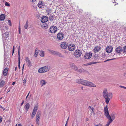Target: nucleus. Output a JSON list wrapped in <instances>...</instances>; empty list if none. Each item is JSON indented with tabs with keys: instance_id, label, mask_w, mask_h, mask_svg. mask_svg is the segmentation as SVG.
Wrapping results in <instances>:
<instances>
[{
	"instance_id": "6ab92c4d",
	"label": "nucleus",
	"mask_w": 126,
	"mask_h": 126,
	"mask_svg": "<svg viewBox=\"0 0 126 126\" xmlns=\"http://www.w3.org/2000/svg\"><path fill=\"white\" fill-rule=\"evenodd\" d=\"M30 105L29 103H27L24 106V108L27 111L30 108Z\"/></svg>"
},
{
	"instance_id": "338daca9",
	"label": "nucleus",
	"mask_w": 126,
	"mask_h": 126,
	"mask_svg": "<svg viewBox=\"0 0 126 126\" xmlns=\"http://www.w3.org/2000/svg\"><path fill=\"white\" fill-rule=\"evenodd\" d=\"M2 109H3V110H5V108H4V109H3V108H2Z\"/></svg>"
},
{
	"instance_id": "0e129e2a",
	"label": "nucleus",
	"mask_w": 126,
	"mask_h": 126,
	"mask_svg": "<svg viewBox=\"0 0 126 126\" xmlns=\"http://www.w3.org/2000/svg\"><path fill=\"white\" fill-rule=\"evenodd\" d=\"M17 67H16L15 68V70L16 71V68H17Z\"/></svg>"
},
{
	"instance_id": "bf43d9fd",
	"label": "nucleus",
	"mask_w": 126,
	"mask_h": 126,
	"mask_svg": "<svg viewBox=\"0 0 126 126\" xmlns=\"http://www.w3.org/2000/svg\"><path fill=\"white\" fill-rule=\"evenodd\" d=\"M15 82H13L12 83V85H14V84H15Z\"/></svg>"
},
{
	"instance_id": "6e6d98bb",
	"label": "nucleus",
	"mask_w": 126,
	"mask_h": 126,
	"mask_svg": "<svg viewBox=\"0 0 126 126\" xmlns=\"http://www.w3.org/2000/svg\"><path fill=\"white\" fill-rule=\"evenodd\" d=\"M14 46H13V53L14 52Z\"/></svg>"
},
{
	"instance_id": "37998d69",
	"label": "nucleus",
	"mask_w": 126,
	"mask_h": 126,
	"mask_svg": "<svg viewBox=\"0 0 126 126\" xmlns=\"http://www.w3.org/2000/svg\"><path fill=\"white\" fill-rule=\"evenodd\" d=\"M48 27L47 25L45 24L44 25V26H43V27L45 29L47 28Z\"/></svg>"
},
{
	"instance_id": "69168bd1",
	"label": "nucleus",
	"mask_w": 126,
	"mask_h": 126,
	"mask_svg": "<svg viewBox=\"0 0 126 126\" xmlns=\"http://www.w3.org/2000/svg\"><path fill=\"white\" fill-rule=\"evenodd\" d=\"M67 123H66L65 124V126H67Z\"/></svg>"
},
{
	"instance_id": "9b49d317",
	"label": "nucleus",
	"mask_w": 126,
	"mask_h": 126,
	"mask_svg": "<svg viewBox=\"0 0 126 126\" xmlns=\"http://www.w3.org/2000/svg\"><path fill=\"white\" fill-rule=\"evenodd\" d=\"M113 47L111 46H109L106 49V51L108 53H110L112 51Z\"/></svg>"
},
{
	"instance_id": "0eeeda50",
	"label": "nucleus",
	"mask_w": 126,
	"mask_h": 126,
	"mask_svg": "<svg viewBox=\"0 0 126 126\" xmlns=\"http://www.w3.org/2000/svg\"><path fill=\"white\" fill-rule=\"evenodd\" d=\"M64 35L62 32H59L57 35V39L59 40H63L64 38Z\"/></svg>"
},
{
	"instance_id": "1a4fd4ad",
	"label": "nucleus",
	"mask_w": 126,
	"mask_h": 126,
	"mask_svg": "<svg viewBox=\"0 0 126 126\" xmlns=\"http://www.w3.org/2000/svg\"><path fill=\"white\" fill-rule=\"evenodd\" d=\"M81 54V51L79 49L76 50L74 52V55L76 57H80Z\"/></svg>"
},
{
	"instance_id": "052dcab7",
	"label": "nucleus",
	"mask_w": 126,
	"mask_h": 126,
	"mask_svg": "<svg viewBox=\"0 0 126 126\" xmlns=\"http://www.w3.org/2000/svg\"><path fill=\"white\" fill-rule=\"evenodd\" d=\"M18 126H21V124H19L18 125Z\"/></svg>"
},
{
	"instance_id": "5701e85b",
	"label": "nucleus",
	"mask_w": 126,
	"mask_h": 126,
	"mask_svg": "<svg viewBox=\"0 0 126 126\" xmlns=\"http://www.w3.org/2000/svg\"><path fill=\"white\" fill-rule=\"evenodd\" d=\"M8 68H6L3 71V74L4 76H6L7 75V73L8 70Z\"/></svg>"
},
{
	"instance_id": "dca6fc26",
	"label": "nucleus",
	"mask_w": 126,
	"mask_h": 126,
	"mask_svg": "<svg viewBox=\"0 0 126 126\" xmlns=\"http://www.w3.org/2000/svg\"><path fill=\"white\" fill-rule=\"evenodd\" d=\"M122 48L121 47H118L116 48V52L117 53H119L122 51Z\"/></svg>"
},
{
	"instance_id": "c756f323",
	"label": "nucleus",
	"mask_w": 126,
	"mask_h": 126,
	"mask_svg": "<svg viewBox=\"0 0 126 126\" xmlns=\"http://www.w3.org/2000/svg\"><path fill=\"white\" fill-rule=\"evenodd\" d=\"M81 79H77L76 80V82L79 84H81Z\"/></svg>"
},
{
	"instance_id": "bb28decb",
	"label": "nucleus",
	"mask_w": 126,
	"mask_h": 126,
	"mask_svg": "<svg viewBox=\"0 0 126 126\" xmlns=\"http://www.w3.org/2000/svg\"><path fill=\"white\" fill-rule=\"evenodd\" d=\"M39 55L43 57L44 56V52L43 51H40Z\"/></svg>"
},
{
	"instance_id": "e2e57ef3",
	"label": "nucleus",
	"mask_w": 126,
	"mask_h": 126,
	"mask_svg": "<svg viewBox=\"0 0 126 126\" xmlns=\"http://www.w3.org/2000/svg\"><path fill=\"white\" fill-rule=\"evenodd\" d=\"M24 64L23 65V67H22V70H23V68H24Z\"/></svg>"
},
{
	"instance_id": "cd10ccee",
	"label": "nucleus",
	"mask_w": 126,
	"mask_h": 126,
	"mask_svg": "<svg viewBox=\"0 0 126 126\" xmlns=\"http://www.w3.org/2000/svg\"><path fill=\"white\" fill-rule=\"evenodd\" d=\"M38 50L37 48L36 49L35 51L34 56L35 57H37L38 54Z\"/></svg>"
},
{
	"instance_id": "8fccbe9b",
	"label": "nucleus",
	"mask_w": 126,
	"mask_h": 126,
	"mask_svg": "<svg viewBox=\"0 0 126 126\" xmlns=\"http://www.w3.org/2000/svg\"><path fill=\"white\" fill-rule=\"evenodd\" d=\"M2 118L1 116H0V123L2 122Z\"/></svg>"
},
{
	"instance_id": "de8ad7c7",
	"label": "nucleus",
	"mask_w": 126,
	"mask_h": 126,
	"mask_svg": "<svg viewBox=\"0 0 126 126\" xmlns=\"http://www.w3.org/2000/svg\"><path fill=\"white\" fill-rule=\"evenodd\" d=\"M115 59V58H113V59H108L107 60L105 61L104 62H107V61H110V60H114V59Z\"/></svg>"
},
{
	"instance_id": "2eb2a0df",
	"label": "nucleus",
	"mask_w": 126,
	"mask_h": 126,
	"mask_svg": "<svg viewBox=\"0 0 126 126\" xmlns=\"http://www.w3.org/2000/svg\"><path fill=\"white\" fill-rule=\"evenodd\" d=\"M45 5L44 2L42 1H40L38 4V7L40 8H42Z\"/></svg>"
},
{
	"instance_id": "f03ea898",
	"label": "nucleus",
	"mask_w": 126,
	"mask_h": 126,
	"mask_svg": "<svg viewBox=\"0 0 126 126\" xmlns=\"http://www.w3.org/2000/svg\"><path fill=\"white\" fill-rule=\"evenodd\" d=\"M50 69V66L47 65L40 68L38 70V72L40 73H44L48 71Z\"/></svg>"
},
{
	"instance_id": "c03bdc74",
	"label": "nucleus",
	"mask_w": 126,
	"mask_h": 126,
	"mask_svg": "<svg viewBox=\"0 0 126 126\" xmlns=\"http://www.w3.org/2000/svg\"><path fill=\"white\" fill-rule=\"evenodd\" d=\"M18 31H19V34H20L21 33V28L20 27V24H19V26Z\"/></svg>"
},
{
	"instance_id": "603ef678",
	"label": "nucleus",
	"mask_w": 126,
	"mask_h": 126,
	"mask_svg": "<svg viewBox=\"0 0 126 126\" xmlns=\"http://www.w3.org/2000/svg\"><path fill=\"white\" fill-rule=\"evenodd\" d=\"M30 92H29V93H28V95H27V96H26V100L27 98H28V96L29 95V94H30Z\"/></svg>"
},
{
	"instance_id": "412c9836",
	"label": "nucleus",
	"mask_w": 126,
	"mask_h": 126,
	"mask_svg": "<svg viewBox=\"0 0 126 126\" xmlns=\"http://www.w3.org/2000/svg\"><path fill=\"white\" fill-rule=\"evenodd\" d=\"M109 120L107 122V124L105 126H109L110 124L112 122L113 120L111 118V119H108Z\"/></svg>"
},
{
	"instance_id": "39448f33",
	"label": "nucleus",
	"mask_w": 126,
	"mask_h": 126,
	"mask_svg": "<svg viewBox=\"0 0 126 126\" xmlns=\"http://www.w3.org/2000/svg\"><path fill=\"white\" fill-rule=\"evenodd\" d=\"M41 116V113L38 111L36 115V124L37 126L39 125V120Z\"/></svg>"
},
{
	"instance_id": "a19ab883",
	"label": "nucleus",
	"mask_w": 126,
	"mask_h": 126,
	"mask_svg": "<svg viewBox=\"0 0 126 126\" xmlns=\"http://www.w3.org/2000/svg\"><path fill=\"white\" fill-rule=\"evenodd\" d=\"M5 5L6 6H10V5L6 1L5 2Z\"/></svg>"
},
{
	"instance_id": "c9c22d12",
	"label": "nucleus",
	"mask_w": 126,
	"mask_h": 126,
	"mask_svg": "<svg viewBox=\"0 0 126 126\" xmlns=\"http://www.w3.org/2000/svg\"><path fill=\"white\" fill-rule=\"evenodd\" d=\"M98 63V62H91L88 63V65H91Z\"/></svg>"
},
{
	"instance_id": "2f4dec72",
	"label": "nucleus",
	"mask_w": 126,
	"mask_h": 126,
	"mask_svg": "<svg viewBox=\"0 0 126 126\" xmlns=\"http://www.w3.org/2000/svg\"><path fill=\"white\" fill-rule=\"evenodd\" d=\"M5 81L3 80L1 81L0 82V85L1 86H3L4 84Z\"/></svg>"
},
{
	"instance_id": "393cba45",
	"label": "nucleus",
	"mask_w": 126,
	"mask_h": 126,
	"mask_svg": "<svg viewBox=\"0 0 126 126\" xmlns=\"http://www.w3.org/2000/svg\"><path fill=\"white\" fill-rule=\"evenodd\" d=\"M38 105H36L34 107L32 112H34L36 113L38 109Z\"/></svg>"
},
{
	"instance_id": "f3484780",
	"label": "nucleus",
	"mask_w": 126,
	"mask_h": 126,
	"mask_svg": "<svg viewBox=\"0 0 126 126\" xmlns=\"http://www.w3.org/2000/svg\"><path fill=\"white\" fill-rule=\"evenodd\" d=\"M9 34L8 32H5L2 34V37L3 39H4V38H7L9 37Z\"/></svg>"
},
{
	"instance_id": "680f3d73",
	"label": "nucleus",
	"mask_w": 126,
	"mask_h": 126,
	"mask_svg": "<svg viewBox=\"0 0 126 126\" xmlns=\"http://www.w3.org/2000/svg\"><path fill=\"white\" fill-rule=\"evenodd\" d=\"M0 108H3L4 109V108L2 107L0 105Z\"/></svg>"
},
{
	"instance_id": "09e8293b",
	"label": "nucleus",
	"mask_w": 126,
	"mask_h": 126,
	"mask_svg": "<svg viewBox=\"0 0 126 126\" xmlns=\"http://www.w3.org/2000/svg\"><path fill=\"white\" fill-rule=\"evenodd\" d=\"M120 87H121V88H123L125 89H126V87H124V86H120Z\"/></svg>"
},
{
	"instance_id": "c85d7f7f",
	"label": "nucleus",
	"mask_w": 126,
	"mask_h": 126,
	"mask_svg": "<svg viewBox=\"0 0 126 126\" xmlns=\"http://www.w3.org/2000/svg\"><path fill=\"white\" fill-rule=\"evenodd\" d=\"M26 62L28 63V64L29 65H30L31 64V62L27 57H26Z\"/></svg>"
},
{
	"instance_id": "4be33fe9",
	"label": "nucleus",
	"mask_w": 126,
	"mask_h": 126,
	"mask_svg": "<svg viewBox=\"0 0 126 126\" xmlns=\"http://www.w3.org/2000/svg\"><path fill=\"white\" fill-rule=\"evenodd\" d=\"M100 58V57L98 55L95 54L94 57L93 59L94 60H98Z\"/></svg>"
},
{
	"instance_id": "f257e3e1",
	"label": "nucleus",
	"mask_w": 126,
	"mask_h": 126,
	"mask_svg": "<svg viewBox=\"0 0 126 126\" xmlns=\"http://www.w3.org/2000/svg\"><path fill=\"white\" fill-rule=\"evenodd\" d=\"M103 95L105 99V102L107 104H108L110 98L112 97V94L111 93H108L107 89H105L103 90Z\"/></svg>"
},
{
	"instance_id": "774afa93",
	"label": "nucleus",
	"mask_w": 126,
	"mask_h": 126,
	"mask_svg": "<svg viewBox=\"0 0 126 126\" xmlns=\"http://www.w3.org/2000/svg\"><path fill=\"white\" fill-rule=\"evenodd\" d=\"M31 126H33V125H32Z\"/></svg>"
},
{
	"instance_id": "a878e982",
	"label": "nucleus",
	"mask_w": 126,
	"mask_h": 126,
	"mask_svg": "<svg viewBox=\"0 0 126 126\" xmlns=\"http://www.w3.org/2000/svg\"><path fill=\"white\" fill-rule=\"evenodd\" d=\"M46 83L45 82V81L44 80H42L40 81V84L41 85V86H42L46 84Z\"/></svg>"
},
{
	"instance_id": "4468645a",
	"label": "nucleus",
	"mask_w": 126,
	"mask_h": 126,
	"mask_svg": "<svg viewBox=\"0 0 126 126\" xmlns=\"http://www.w3.org/2000/svg\"><path fill=\"white\" fill-rule=\"evenodd\" d=\"M92 55V54L91 52L87 53L84 56V57L86 59H89L90 58Z\"/></svg>"
},
{
	"instance_id": "f8f14e48",
	"label": "nucleus",
	"mask_w": 126,
	"mask_h": 126,
	"mask_svg": "<svg viewBox=\"0 0 126 126\" xmlns=\"http://www.w3.org/2000/svg\"><path fill=\"white\" fill-rule=\"evenodd\" d=\"M101 47L99 46H96L94 49V53H97L99 52L101 50Z\"/></svg>"
},
{
	"instance_id": "3c124183",
	"label": "nucleus",
	"mask_w": 126,
	"mask_h": 126,
	"mask_svg": "<svg viewBox=\"0 0 126 126\" xmlns=\"http://www.w3.org/2000/svg\"><path fill=\"white\" fill-rule=\"evenodd\" d=\"M24 103V100H22V102L21 104V106Z\"/></svg>"
},
{
	"instance_id": "423d86ee",
	"label": "nucleus",
	"mask_w": 126,
	"mask_h": 126,
	"mask_svg": "<svg viewBox=\"0 0 126 126\" xmlns=\"http://www.w3.org/2000/svg\"><path fill=\"white\" fill-rule=\"evenodd\" d=\"M57 27L54 26H53L49 28V32L51 33H54L56 32L57 30Z\"/></svg>"
},
{
	"instance_id": "49530a36",
	"label": "nucleus",
	"mask_w": 126,
	"mask_h": 126,
	"mask_svg": "<svg viewBox=\"0 0 126 126\" xmlns=\"http://www.w3.org/2000/svg\"><path fill=\"white\" fill-rule=\"evenodd\" d=\"M8 22L9 23V25L10 26H11V21L10 20H8Z\"/></svg>"
},
{
	"instance_id": "4d7b16f0",
	"label": "nucleus",
	"mask_w": 126,
	"mask_h": 126,
	"mask_svg": "<svg viewBox=\"0 0 126 126\" xmlns=\"http://www.w3.org/2000/svg\"><path fill=\"white\" fill-rule=\"evenodd\" d=\"M69 117H68V118L67 120V121H66V123H68V120H69Z\"/></svg>"
},
{
	"instance_id": "b1692460",
	"label": "nucleus",
	"mask_w": 126,
	"mask_h": 126,
	"mask_svg": "<svg viewBox=\"0 0 126 126\" xmlns=\"http://www.w3.org/2000/svg\"><path fill=\"white\" fill-rule=\"evenodd\" d=\"M5 17V16L4 14H2L0 15V20H3Z\"/></svg>"
},
{
	"instance_id": "864d4df0",
	"label": "nucleus",
	"mask_w": 126,
	"mask_h": 126,
	"mask_svg": "<svg viewBox=\"0 0 126 126\" xmlns=\"http://www.w3.org/2000/svg\"><path fill=\"white\" fill-rule=\"evenodd\" d=\"M20 53H19V49H18V56H19V57H20Z\"/></svg>"
},
{
	"instance_id": "a18cd8bd",
	"label": "nucleus",
	"mask_w": 126,
	"mask_h": 126,
	"mask_svg": "<svg viewBox=\"0 0 126 126\" xmlns=\"http://www.w3.org/2000/svg\"><path fill=\"white\" fill-rule=\"evenodd\" d=\"M26 80L25 79H24L23 80V85L24 86H25L26 85Z\"/></svg>"
},
{
	"instance_id": "79ce46f5",
	"label": "nucleus",
	"mask_w": 126,
	"mask_h": 126,
	"mask_svg": "<svg viewBox=\"0 0 126 126\" xmlns=\"http://www.w3.org/2000/svg\"><path fill=\"white\" fill-rule=\"evenodd\" d=\"M36 113H35L34 112H32V118H33L34 117Z\"/></svg>"
},
{
	"instance_id": "6e6552de",
	"label": "nucleus",
	"mask_w": 126,
	"mask_h": 126,
	"mask_svg": "<svg viewBox=\"0 0 126 126\" xmlns=\"http://www.w3.org/2000/svg\"><path fill=\"white\" fill-rule=\"evenodd\" d=\"M68 46L67 43L65 42H63L61 43L60 46L62 49H65L67 48Z\"/></svg>"
},
{
	"instance_id": "20e7f679",
	"label": "nucleus",
	"mask_w": 126,
	"mask_h": 126,
	"mask_svg": "<svg viewBox=\"0 0 126 126\" xmlns=\"http://www.w3.org/2000/svg\"><path fill=\"white\" fill-rule=\"evenodd\" d=\"M107 106L106 105V107L104 108V115L107 119H111V118L109 115Z\"/></svg>"
},
{
	"instance_id": "aec40b11",
	"label": "nucleus",
	"mask_w": 126,
	"mask_h": 126,
	"mask_svg": "<svg viewBox=\"0 0 126 126\" xmlns=\"http://www.w3.org/2000/svg\"><path fill=\"white\" fill-rule=\"evenodd\" d=\"M54 55L61 57H63V55L61 53L57 51H55Z\"/></svg>"
},
{
	"instance_id": "7ed1b4c3",
	"label": "nucleus",
	"mask_w": 126,
	"mask_h": 126,
	"mask_svg": "<svg viewBox=\"0 0 126 126\" xmlns=\"http://www.w3.org/2000/svg\"><path fill=\"white\" fill-rule=\"evenodd\" d=\"M81 84L90 87H96V85L93 83L84 80H81Z\"/></svg>"
},
{
	"instance_id": "ea45409f",
	"label": "nucleus",
	"mask_w": 126,
	"mask_h": 126,
	"mask_svg": "<svg viewBox=\"0 0 126 126\" xmlns=\"http://www.w3.org/2000/svg\"><path fill=\"white\" fill-rule=\"evenodd\" d=\"M49 19L50 21L53 20V15L50 16L49 17Z\"/></svg>"
},
{
	"instance_id": "13d9d810",
	"label": "nucleus",
	"mask_w": 126,
	"mask_h": 126,
	"mask_svg": "<svg viewBox=\"0 0 126 126\" xmlns=\"http://www.w3.org/2000/svg\"><path fill=\"white\" fill-rule=\"evenodd\" d=\"M103 126L102 125H96V126Z\"/></svg>"
},
{
	"instance_id": "e433bc0d",
	"label": "nucleus",
	"mask_w": 126,
	"mask_h": 126,
	"mask_svg": "<svg viewBox=\"0 0 126 126\" xmlns=\"http://www.w3.org/2000/svg\"><path fill=\"white\" fill-rule=\"evenodd\" d=\"M75 70L80 73L82 72L81 70L80 69H78L77 67V68H76Z\"/></svg>"
},
{
	"instance_id": "4c0bfd02",
	"label": "nucleus",
	"mask_w": 126,
	"mask_h": 126,
	"mask_svg": "<svg viewBox=\"0 0 126 126\" xmlns=\"http://www.w3.org/2000/svg\"><path fill=\"white\" fill-rule=\"evenodd\" d=\"M111 115L112 118L111 119H112L113 120L115 118V116L114 115V114L113 113H112L111 114Z\"/></svg>"
},
{
	"instance_id": "7c9ffc66",
	"label": "nucleus",
	"mask_w": 126,
	"mask_h": 126,
	"mask_svg": "<svg viewBox=\"0 0 126 126\" xmlns=\"http://www.w3.org/2000/svg\"><path fill=\"white\" fill-rule=\"evenodd\" d=\"M88 109L89 110H91L92 111H91L92 112H94V108L92 107L91 106H89L88 107Z\"/></svg>"
},
{
	"instance_id": "f704fd0d",
	"label": "nucleus",
	"mask_w": 126,
	"mask_h": 126,
	"mask_svg": "<svg viewBox=\"0 0 126 126\" xmlns=\"http://www.w3.org/2000/svg\"><path fill=\"white\" fill-rule=\"evenodd\" d=\"M28 21H27L26 22V24L24 26V28H25V29H26L28 27Z\"/></svg>"
},
{
	"instance_id": "5fc2aeb1",
	"label": "nucleus",
	"mask_w": 126,
	"mask_h": 126,
	"mask_svg": "<svg viewBox=\"0 0 126 126\" xmlns=\"http://www.w3.org/2000/svg\"><path fill=\"white\" fill-rule=\"evenodd\" d=\"M36 0H30V1L32 2L35 1Z\"/></svg>"
},
{
	"instance_id": "ddd939ff",
	"label": "nucleus",
	"mask_w": 126,
	"mask_h": 126,
	"mask_svg": "<svg viewBox=\"0 0 126 126\" xmlns=\"http://www.w3.org/2000/svg\"><path fill=\"white\" fill-rule=\"evenodd\" d=\"M48 20V18L46 16H43L41 18V21L43 23L47 22Z\"/></svg>"
},
{
	"instance_id": "58836bf2",
	"label": "nucleus",
	"mask_w": 126,
	"mask_h": 126,
	"mask_svg": "<svg viewBox=\"0 0 126 126\" xmlns=\"http://www.w3.org/2000/svg\"><path fill=\"white\" fill-rule=\"evenodd\" d=\"M18 67L19 68L20 66V57H18Z\"/></svg>"
},
{
	"instance_id": "9d476101",
	"label": "nucleus",
	"mask_w": 126,
	"mask_h": 126,
	"mask_svg": "<svg viewBox=\"0 0 126 126\" xmlns=\"http://www.w3.org/2000/svg\"><path fill=\"white\" fill-rule=\"evenodd\" d=\"M68 50L71 51H72L75 50V47L73 44H69L68 47Z\"/></svg>"
},
{
	"instance_id": "473e14b6",
	"label": "nucleus",
	"mask_w": 126,
	"mask_h": 126,
	"mask_svg": "<svg viewBox=\"0 0 126 126\" xmlns=\"http://www.w3.org/2000/svg\"><path fill=\"white\" fill-rule=\"evenodd\" d=\"M122 51L124 53H126V46H125L123 47Z\"/></svg>"
},
{
	"instance_id": "72a5a7b5",
	"label": "nucleus",
	"mask_w": 126,
	"mask_h": 126,
	"mask_svg": "<svg viewBox=\"0 0 126 126\" xmlns=\"http://www.w3.org/2000/svg\"><path fill=\"white\" fill-rule=\"evenodd\" d=\"M49 52L52 54L54 55L55 52L56 51H53V50H49Z\"/></svg>"
},
{
	"instance_id": "a211bd4d",
	"label": "nucleus",
	"mask_w": 126,
	"mask_h": 126,
	"mask_svg": "<svg viewBox=\"0 0 126 126\" xmlns=\"http://www.w3.org/2000/svg\"><path fill=\"white\" fill-rule=\"evenodd\" d=\"M70 66L72 68V69H75L76 68H77V66L75 64L73 63H69Z\"/></svg>"
}]
</instances>
